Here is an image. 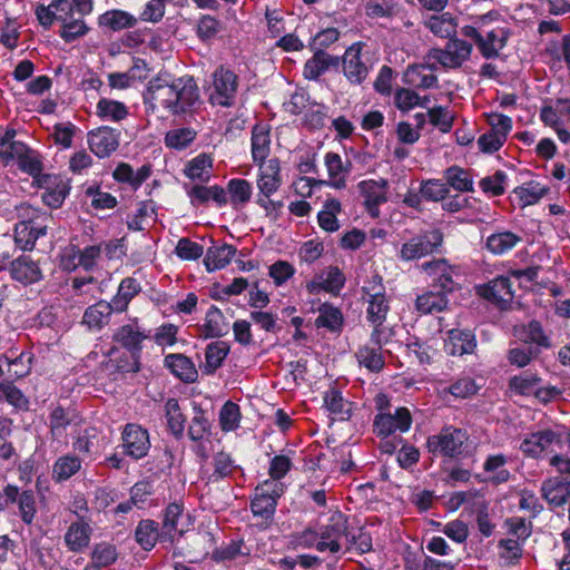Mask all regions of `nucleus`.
<instances>
[{
	"instance_id": "603ef678",
	"label": "nucleus",
	"mask_w": 570,
	"mask_h": 570,
	"mask_svg": "<svg viewBox=\"0 0 570 570\" xmlns=\"http://www.w3.org/2000/svg\"><path fill=\"white\" fill-rule=\"evenodd\" d=\"M277 502L274 499L264 497L255 492V497L252 500L250 509L255 517L263 520L266 525L273 521Z\"/></svg>"
},
{
	"instance_id": "13d9d810",
	"label": "nucleus",
	"mask_w": 570,
	"mask_h": 570,
	"mask_svg": "<svg viewBox=\"0 0 570 570\" xmlns=\"http://www.w3.org/2000/svg\"><path fill=\"white\" fill-rule=\"evenodd\" d=\"M240 417L239 406L232 401H227L219 412L222 430L225 432L235 431L239 426Z\"/></svg>"
},
{
	"instance_id": "a878e982",
	"label": "nucleus",
	"mask_w": 570,
	"mask_h": 570,
	"mask_svg": "<svg viewBox=\"0 0 570 570\" xmlns=\"http://www.w3.org/2000/svg\"><path fill=\"white\" fill-rule=\"evenodd\" d=\"M433 70L434 68L428 65L409 66L404 72V82L419 89L433 88L438 83V77Z\"/></svg>"
},
{
	"instance_id": "9b49d317",
	"label": "nucleus",
	"mask_w": 570,
	"mask_h": 570,
	"mask_svg": "<svg viewBox=\"0 0 570 570\" xmlns=\"http://www.w3.org/2000/svg\"><path fill=\"white\" fill-rule=\"evenodd\" d=\"M125 453L139 460L148 454L150 449L149 433L138 424H126L122 432Z\"/></svg>"
},
{
	"instance_id": "774afa93",
	"label": "nucleus",
	"mask_w": 570,
	"mask_h": 570,
	"mask_svg": "<svg viewBox=\"0 0 570 570\" xmlns=\"http://www.w3.org/2000/svg\"><path fill=\"white\" fill-rule=\"evenodd\" d=\"M539 354V350L528 346V347H513L508 352V361L510 364L515 365L518 367L527 366L534 357Z\"/></svg>"
},
{
	"instance_id": "473e14b6",
	"label": "nucleus",
	"mask_w": 570,
	"mask_h": 570,
	"mask_svg": "<svg viewBox=\"0 0 570 570\" xmlns=\"http://www.w3.org/2000/svg\"><path fill=\"white\" fill-rule=\"evenodd\" d=\"M522 237L513 232L503 230L490 235L485 240V247L494 255H503L514 248Z\"/></svg>"
},
{
	"instance_id": "680f3d73",
	"label": "nucleus",
	"mask_w": 570,
	"mask_h": 570,
	"mask_svg": "<svg viewBox=\"0 0 570 570\" xmlns=\"http://www.w3.org/2000/svg\"><path fill=\"white\" fill-rule=\"evenodd\" d=\"M196 138L191 128H177L169 130L165 136V144L169 148L184 149Z\"/></svg>"
},
{
	"instance_id": "5701e85b",
	"label": "nucleus",
	"mask_w": 570,
	"mask_h": 570,
	"mask_svg": "<svg viewBox=\"0 0 570 570\" xmlns=\"http://www.w3.org/2000/svg\"><path fill=\"white\" fill-rule=\"evenodd\" d=\"M29 362L30 357L23 353L13 356L2 354L0 355V375L8 381L23 377L30 372Z\"/></svg>"
},
{
	"instance_id": "0e129e2a",
	"label": "nucleus",
	"mask_w": 570,
	"mask_h": 570,
	"mask_svg": "<svg viewBox=\"0 0 570 570\" xmlns=\"http://www.w3.org/2000/svg\"><path fill=\"white\" fill-rule=\"evenodd\" d=\"M324 404L333 414L342 416L350 414V404L343 399L341 392L335 389L325 392Z\"/></svg>"
},
{
	"instance_id": "bb28decb",
	"label": "nucleus",
	"mask_w": 570,
	"mask_h": 570,
	"mask_svg": "<svg viewBox=\"0 0 570 570\" xmlns=\"http://www.w3.org/2000/svg\"><path fill=\"white\" fill-rule=\"evenodd\" d=\"M482 296L488 301L499 305L501 308L505 307L513 297L511 291V282L508 277H497L491 281L481 292Z\"/></svg>"
},
{
	"instance_id": "f3484780",
	"label": "nucleus",
	"mask_w": 570,
	"mask_h": 570,
	"mask_svg": "<svg viewBox=\"0 0 570 570\" xmlns=\"http://www.w3.org/2000/svg\"><path fill=\"white\" fill-rule=\"evenodd\" d=\"M282 185L281 165L277 158L269 159L259 167L257 187L259 194L271 197Z\"/></svg>"
},
{
	"instance_id": "ddd939ff",
	"label": "nucleus",
	"mask_w": 570,
	"mask_h": 570,
	"mask_svg": "<svg viewBox=\"0 0 570 570\" xmlns=\"http://www.w3.org/2000/svg\"><path fill=\"white\" fill-rule=\"evenodd\" d=\"M411 423L412 417L410 411L406 407H399L394 414H377L374 420V429L377 435L389 436L395 431H407L411 426Z\"/></svg>"
},
{
	"instance_id": "cd10ccee",
	"label": "nucleus",
	"mask_w": 570,
	"mask_h": 570,
	"mask_svg": "<svg viewBox=\"0 0 570 570\" xmlns=\"http://www.w3.org/2000/svg\"><path fill=\"white\" fill-rule=\"evenodd\" d=\"M340 57L332 56L323 50H317L304 66V77L309 80H316L331 67H338Z\"/></svg>"
},
{
	"instance_id": "72a5a7b5",
	"label": "nucleus",
	"mask_w": 570,
	"mask_h": 570,
	"mask_svg": "<svg viewBox=\"0 0 570 570\" xmlns=\"http://www.w3.org/2000/svg\"><path fill=\"white\" fill-rule=\"evenodd\" d=\"M235 253L236 248L233 245L212 246L206 252L204 264L208 272L222 269L229 264Z\"/></svg>"
},
{
	"instance_id": "e433bc0d",
	"label": "nucleus",
	"mask_w": 570,
	"mask_h": 570,
	"mask_svg": "<svg viewBox=\"0 0 570 570\" xmlns=\"http://www.w3.org/2000/svg\"><path fill=\"white\" fill-rule=\"evenodd\" d=\"M366 306V320L371 323V325H382L384 324L386 316L390 311V302L385 294L366 298L363 297Z\"/></svg>"
},
{
	"instance_id": "0eeeda50",
	"label": "nucleus",
	"mask_w": 570,
	"mask_h": 570,
	"mask_svg": "<svg viewBox=\"0 0 570 570\" xmlns=\"http://www.w3.org/2000/svg\"><path fill=\"white\" fill-rule=\"evenodd\" d=\"M214 91L210 95L213 104L229 107L234 104V99L238 88V77L234 71L223 66L217 68L213 73Z\"/></svg>"
},
{
	"instance_id": "a18cd8bd",
	"label": "nucleus",
	"mask_w": 570,
	"mask_h": 570,
	"mask_svg": "<svg viewBox=\"0 0 570 570\" xmlns=\"http://www.w3.org/2000/svg\"><path fill=\"white\" fill-rule=\"evenodd\" d=\"M448 187L458 191H473V180L470 173L459 166H451L444 171Z\"/></svg>"
},
{
	"instance_id": "69168bd1",
	"label": "nucleus",
	"mask_w": 570,
	"mask_h": 570,
	"mask_svg": "<svg viewBox=\"0 0 570 570\" xmlns=\"http://www.w3.org/2000/svg\"><path fill=\"white\" fill-rule=\"evenodd\" d=\"M89 28L86 26L82 18H70L66 22L62 23V30L60 31V37L67 41L71 42L79 37L85 36L88 32Z\"/></svg>"
},
{
	"instance_id": "a211bd4d",
	"label": "nucleus",
	"mask_w": 570,
	"mask_h": 570,
	"mask_svg": "<svg viewBox=\"0 0 570 570\" xmlns=\"http://www.w3.org/2000/svg\"><path fill=\"white\" fill-rule=\"evenodd\" d=\"M91 533V527L82 518L72 522L63 535L67 549L73 553L83 551L89 546Z\"/></svg>"
},
{
	"instance_id": "393cba45",
	"label": "nucleus",
	"mask_w": 570,
	"mask_h": 570,
	"mask_svg": "<svg viewBox=\"0 0 570 570\" xmlns=\"http://www.w3.org/2000/svg\"><path fill=\"white\" fill-rule=\"evenodd\" d=\"M145 100L149 101L153 108L160 106L174 115V107H177L174 102V81L171 83L158 80L151 82Z\"/></svg>"
},
{
	"instance_id": "6e6552de",
	"label": "nucleus",
	"mask_w": 570,
	"mask_h": 570,
	"mask_svg": "<svg viewBox=\"0 0 570 570\" xmlns=\"http://www.w3.org/2000/svg\"><path fill=\"white\" fill-rule=\"evenodd\" d=\"M174 115L190 112L199 102V89L191 77H180L174 80Z\"/></svg>"
},
{
	"instance_id": "4468645a",
	"label": "nucleus",
	"mask_w": 570,
	"mask_h": 570,
	"mask_svg": "<svg viewBox=\"0 0 570 570\" xmlns=\"http://www.w3.org/2000/svg\"><path fill=\"white\" fill-rule=\"evenodd\" d=\"M88 145L99 158L109 157L119 146V132L109 127H100L88 134Z\"/></svg>"
},
{
	"instance_id": "5fc2aeb1",
	"label": "nucleus",
	"mask_w": 570,
	"mask_h": 570,
	"mask_svg": "<svg viewBox=\"0 0 570 570\" xmlns=\"http://www.w3.org/2000/svg\"><path fill=\"white\" fill-rule=\"evenodd\" d=\"M212 166V157L206 154H200L186 165L184 173L191 179L207 180L209 178V169Z\"/></svg>"
},
{
	"instance_id": "e2e57ef3",
	"label": "nucleus",
	"mask_w": 570,
	"mask_h": 570,
	"mask_svg": "<svg viewBox=\"0 0 570 570\" xmlns=\"http://www.w3.org/2000/svg\"><path fill=\"white\" fill-rule=\"evenodd\" d=\"M117 558L116 547L107 542L97 543L91 552V561L101 568L112 564Z\"/></svg>"
},
{
	"instance_id": "412c9836",
	"label": "nucleus",
	"mask_w": 570,
	"mask_h": 570,
	"mask_svg": "<svg viewBox=\"0 0 570 570\" xmlns=\"http://www.w3.org/2000/svg\"><path fill=\"white\" fill-rule=\"evenodd\" d=\"M476 347L474 334L469 330L453 328L448 332L445 351L454 356L472 354Z\"/></svg>"
},
{
	"instance_id": "49530a36",
	"label": "nucleus",
	"mask_w": 570,
	"mask_h": 570,
	"mask_svg": "<svg viewBox=\"0 0 570 570\" xmlns=\"http://www.w3.org/2000/svg\"><path fill=\"white\" fill-rule=\"evenodd\" d=\"M508 458L504 454L489 455L483 464V469L488 473H493L490 478L492 484H501L509 481L511 474L503 469Z\"/></svg>"
},
{
	"instance_id": "c85d7f7f",
	"label": "nucleus",
	"mask_w": 570,
	"mask_h": 570,
	"mask_svg": "<svg viewBox=\"0 0 570 570\" xmlns=\"http://www.w3.org/2000/svg\"><path fill=\"white\" fill-rule=\"evenodd\" d=\"M164 363L181 381L193 383L197 380L198 373L194 363L184 354H168Z\"/></svg>"
},
{
	"instance_id": "39448f33",
	"label": "nucleus",
	"mask_w": 570,
	"mask_h": 570,
	"mask_svg": "<svg viewBox=\"0 0 570 570\" xmlns=\"http://www.w3.org/2000/svg\"><path fill=\"white\" fill-rule=\"evenodd\" d=\"M421 268L431 279L432 285L440 287V292L444 294L452 293L459 287L455 281V277L459 276L458 269L455 266L449 264L446 259L439 258L425 262L422 264Z\"/></svg>"
},
{
	"instance_id": "f257e3e1",
	"label": "nucleus",
	"mask_w": 570,
	"mask_h": 570,
	"mask_svg": "<svg viewBox=\"0 0 570 570\" xmlns=\"http://www.w3.org/2000/svg\"><path fill=\"white\" fill-rule=\"evenodd\" d=\"M468 441L466 430L445 425L440 432L428 438L426 448L433 456L456 460L468 453Z\"/></svg>"
},
{
	"instance_id": "a19ab883",
	"label": "nucleus",
	"mask_w": 570,
	"mask_h": 570,
	"mask_svg": "<svg viewBox=\"0 0 570 570\" xmlns=\"http://www.w3.org/2000/svg\"><path fill=\"white\" fill-rule=\"evenodd\" d=\"M229 352V346L226 342L216 341L207 345L205 351L204 372L213 374L218 367L222 366L223 361Z\"/></svg>"
},
{
	"instance_id": "2eb2a0df",
	"label": "nucleus",
	"mask_w": 570,
	"mask_h": 570,
	"mask_svg": "<svg viewBox=\"0 0 570 570\" xmlns=\"http://www.w3.org/2000/svg\"><path fill=\"white\" fill-rule=\"evenodd\" d=\"M542 498L552 507H562L570 498V479L567 476H553L541 484Z\"/></svg>"
},
{
	"instance_id": "6ab92c4d",
	"label": "nucleus",
	"mask_w": 570,
	"mask_h": 570,
	"mask_svg": "<svg viewBox=\"0 0 570 570\" xmlns=\"http://www.w3.org/2000/svg\"><path fill=\"white\" fill-rule=\"evenodd\" d=\"M514 335L525 344H534L537 347L549 350L552 347L550 335L544 331L542 324L532 320L527 324L514 326Z\"/></svg>"
},
{
	"instance_id": "9d476101",
	"label": "nucleus",
	"mask_w": 570,
	"mask_h": 570,
	"mask_svg": "<svg viewBox=\"0 0 570 570\" xmlns=\"http://www.w3.org/2000/svg\"><path fill=\"white\" fill-rule=\"evenodd\" d=\"M361 195L364 197V205L367 213L376 218L380 216V205L387 202L389 183L386 179H368L357 185Z\"/></svg>"
},
{
	"instance_id": "4d7b16f0",
	"label": "nucleus",
	"mask_w": 570,
	"mask_h": 570,
	"mask_svg": "<svg viewBox=\"0 0 570 570\" xmlns=\"http://www.w3.org/2000/svg\"><path fill=\"white\" fill-rule=\"evenodd\" d=\"M346 518L341 512H335L331 515L328 523L322 528L321 539L336 540L346 534L347 525Z\"/></svg>"
},
{
	"instance_id": "f8f14e48",
	"label": "nucleus",
	"mask_w": 570,
	"mask_h": 570,
	"mask_svg": "<svg viewBox=\"0 0 570 570\" xmlns=\"http://www.w3.org/2000/svg\"><path fill=\"white\" fill-rule=\"evenodd\" d=\"M561 444V435L546 429L529 434L520 444V450L527 456L538 459L553 445Z\"/></svg>"
},
{
	"instance_id": "dca6fc26",
	"label": "nucleus",
	"mask_w": 570,
	"mask_h": 570,
	"mask_svg": "<svg viewBox=\"0 0 570 570\" xmlns=\"http://www.w3.org/2000/svg\"><path fill=\"white\" fill-rule=\"evenodd\" d=\"M47 234V225L38 224L32 217L19 222L14 227V242L22 250H32L37 239Z\"/></svg>"
},
{
	"instance_id": "58836bf2",
	"label": "nucleus",
	"mask_w": 570,
	"mask_h": 570,
	"mask_svg": "<svg viewBox=\"0 0 570 570\" xmlns=\"http://www.w3.org/2000/svg\"><path fill=\"white\" fill-rule=\"evenodd\" d=\"M160 537L161 533H159L158 523L154 520H141L136 527L135 539L146 551H150Z\"/></svg>"
},
{
	"instance_id": "7c9ffc66",
	"label": "nucleus",
	"mask_w": 570,
	"mask_h": 570,
	"mask_svg": "<svg viewBox=\"0 0 570 570\" xmlns=\"http://www.w3.org/2000/svg\"><path fill=\"white\" fill-rule=\"evenodd\" d=\"M77 419V413L72 409L56 406L49 415V428L52 439L60 441L66 436L67 428Z\"/></svg>"
},
{
	"instance_id": "2f4dec72",
	"label": "nucleus",
	"mask_w": 570,
	"mask_h": 570,
	"mask_svg": "<svg viewBox=\"0 0 570 570\" xmlns=\"http://www.w3.org/2000/svg\"><path fill=\"white\" fill-rule=\"evenodd\" d=\"M98 23L111 31H120L132 28L137 23V18L127 11L114 9L100 14Z\"/></svg>"
},
{
	"instance_id": "c9c22d12",
	"label": "nucleus",
	"mask_w": 570,
	"mask_h": 570,
	"mask_svg": "<svg viewBox=\"0 0 570 570\" xmlns=\"http://www.w3.org/2000/svg\"><path fill=\"white\" fill-rule=\"evenodd\" d=\"M448 298L442 292L429 291L419 295L415 299V309L420 314L439 313L446 308Z\"/></svg>"
},
{
	"instance_id": "79ce46f5",
	"label": "nucleus",
	"mask_w": 570,
	"mask_h": 570,
	"mask_svg": "<svg viewBox=\"0 0 570 570\" xmlns=\"http://www.w3.org/2000/svg\"><path fill=\"white\" fill-rule=\"evenodd\" d=\"M325 166L328 176L333 179L332 186L337 189L345 187V179L341 175L350 171L351 163L346 161L344 164L338 154L327 153L325 156Z\"/></svg>"
},
{
	"instance_id": "8fccbe9b",
	"label": "nucleus",
	"mask_w": 570,
	"mask_h": 570,
	"mask_svg": "<svg viewBox=\"0 0 570 570\" xmlns=\"http://www.w3.org/2000/svg\"><path fill=\"white\" fill-rule=\"evenodd\" d=\"M167 425L170 432L180 438L185 429V416L181 413L179 403L176 399H169L165 404Z\"/></svg>"
},
{
	"instance_id": "c756f323",
	"label": "nucleus",
	"mask_w": 570,
	"mask_h": 570,
	"mask_svg": "<svg viewBox=\"0 0 570 570\" xmlns=\"http://www.w3.org/2000/svg\"><path fill=\"white\" fill-rule=\"evenodd\" d=\"M271 151L269 129L264 125H256L252 130L253 161L262 167Z\"/></svg>"
},
{
	"instance_id": "4be33fe9",
	"label": "nucleus",
	"mask_w": 570,
	"mask_h": 570,
	"mask_svg": "<svg viewBox=\"0 0 570 570\" xmlns=\"http://www.w3.org/2000/svg\"><path fill=\"white\" fill-rule=\"evenodd\" d=\"M10 275L22 284H32L42 278L40 267L28 256H20L11 262Z\"/></svg>"
},
{
	"instance_id": "f704fd0d",
	"label": "nucleus",
	"mask_w": 570,
	"mask_h": 570,
	"mask_svg": "<svg viewBox=\"0 0 570 570\" xmlns=\"http://www.w3.org/2000/svg\"><path fill=\"white\" fill-rule=\"evenodd\" d=\"M81 469V459L76 454H65L59 456L52 466V479L56 482L69 480Z\"/></svg>"
},
{
	"instance_id": "1a4fd4ad",
	"label": "nucleus",
	"mask_w": 570,
	"mask_h": 570,
	"mask_svg": "<svg viewBox=\"0 0 570 570\" xmlns=\"http://www.w3.org/2000/svg\"><path fill=\"white\" fill-rule=\"evenodd\" d=\"M362 43H353L342 58L343 72L351 83L361 85L368 75V66L362 55Z\"/></svg>"
},
{
	"instance_id": "6e6d98bb",
	"label": "nucleus",
	"mask_w": 570,
	"mask_h": 570,
	"mask_svg": "<svg viewBox=\"0 0 570 570\" xmlns=\"http://www.w3.org/2000/svg\"><path fill=\"white\" fill-rule=\"evenodd\" d=\"M227 190L230 203L235 208L247 204L252 197V186L245 179L235 178L229 180Z\"/></svg>"
},
{
	"instance_id": "09e8293b",
	"label": "nucleus",
	"mask_w": 570,
	"mask_h": 570,
	"mask_svg": "<svg viewBox=\"0 0 570 570\" xmlns=\"http://www.w3.org/2000/svg\"><path fill=\"white\" fill-rule=\"evenodd\" d=\"M341 203L335 198H330L324 203V208L317 215L321 228L333 233L340 228L336 215L341 212Z\"/></svg>"
},
{
	"instance_id": "ea45409f",
	"label": "nucleus",
	"mask_w": 570,
	"mask_h": 570,
	"mask_svg": "<svg viewBox=\"0 0 570 570\" xmlns=\"http://www.w3.org/2000/svg\"><path fill=\"white\" fill-rule=\"evenodd\" d=\"M425 26L435 36L448 38L449 40L451 38H455L458 24L455 18L450 12H445L440 16H432L425 22Z\"/></svg>"
},
{
	"instance_id": "aec40b11",
	"label": "nucleus",
	"mask_w": 570,
	"mask_h": 570,
	"mask_svg": "<svg viewBox=\"0 0 570 570\" xmlns=\"http://www.w3.org/2000/svg\"><path fill=\"white\" fill-rule=\"evenodd\" d=\"M345 284V276L337 266H328L315 279L307 284L311 293L324 289L332 294H338Z\"/></svg>"
},
{
	"instance_id": "864d4df0",
	"label": "nucleus",
	"mask_w": 570,
	"mask_h": 570,
	"mask_svg": "<svg viewBox=\"0 0 570 570\" xmlns=\"http://www.w3.org/2000/svg\"><path fill=\"white\" fill-rule=\"evenodd\" d=\"M356 357L358 363L371 372H380L384 367V360L381 354V348L375 345L362 346L357 351Z\"/></svg>"
},
{
	"instance_id": "052dcab7",
	"label": "nucleus",
	"mask_w": 570,
	"mask_h": 570,
	"mask_svg": "<svg viewBox=\"0 0 570 570\" xmlns=\"http://www.w3.org/2000/svg\"><path fill=\"white\" fill-rule=\"evenodd\" d=\"M505 173L502 170H497L493 175L482 178L479 185L484 194L497 197L505 193Z\"/></svg>"
},
{
	"instance_id": "4c0bfd02",
	"label": "nucleus",
	"mask_w": 570,
	"mask_h": 570,
	"mask_svg": "<svg viewBox=\"0 0 570 570\" xmlns=\"http://www.w3.org/2000/svg\"><path fill=\"white\" fill-rule=\"evenodd\" d=\"M508 40V32L504 29L492 30L482 37L479 50L487 59L495 58L505 46Z\"/></svg>"
},
{
	"instance_id": "b1692460",
	"label": "nucleus",
	"mask_w": 570,
	"mask_h": 570,
	"mask_svg": "<svg viewBox=\"0 0 570 570\" xmlns=\"http://www.w3.org/2000/svg\"><path fill=\"white\" fill-rule=\"evenodd\" d=\"M183 518V504L177 502L168 504L163 515L161 538L174 540L175 537H181L185 533V529L179 525Z\"/></svg>"
},
{
	"instance_id": "7ed1b4c3",
	"label": "nucleus",
	"mask_w": 570,
	"mask_h": 570,
	"mask_svg": "<svg viewBox=\"0 0 570 570\" xmlns=\"http://www.w3.org/2000/svg\"><path fill=\"white\" fill-rule=\"evenodd\" d=\"M443 233L440 229H432L416 235L402 245L400 258L409 262L439 252L443 244Z\"/></svg>"
},
{
	"instance_id": "37998d69",
	"label": "nucleus",
	"mask_w": 570,
	"mask_h": 570,
	"mask_svg": "<svg viewBox=\"0 0 570 570\" xmlns=\"http://www.w3.org/2000/svg\"><path fill=\"white\" fill-rule=\"evenodd\" d=\"M111 314L108 302L100 301L86 309L83 314V323L89 327L101 328L108 324Z\"/></svg>"
},
{
	"instance_id": "3c124183",
	"label": "nucleus",
	"mask_w": 570,
	"mask_h": 570,
	"mask_svg": "<svg viewBox=\"0 0 570 570\" xmlns=\"http://www.w3.org/2000/svg\"><path fill=\"white\" fill-rule=\"evenodd\" d=\"M0 401H6L21 411L29 409L28 397L10 381L0 383Z\"/></svg>"
},
{
	"instance_id": "c03bdc74",
	"label": "nucleus",
	"mask_w": 570,
	"mask_h": 570,
	"mask_svg": "<svg viewBox=\"0 0 570 570\" xmlns=\"http://www.w3.org/2000/svg\"><path fill=\"white\" fill-rule=\"evenodd\" d=\"M318 312L320 314L315 320V325L317 327H325L331 332H337L341 330L344 318L342 312L337 307L330 304H323Z\"/></svg>"
},
{
	"instance_id": "20e7f679",
	"label": "nucleus",
	"mask_w": 570,
	"mask_h": 570,
	"mask_svg": "<svg viewBox=\"0 0 570 570\" xmlns=\"http://www.w3.org/2000/svg\"><path fill=\"white\" fill-rule=\"evenodd\" d=\"M14 503L18 505L21 520L26 524H31L37 513L35 493L31 490H20L17 485L7 484L3 490H0V512Z\"/></svg>"
},
{
	"instance_id": "de8ad7c7",
	"label": "nucleus",
	"mask_w": 570,
	"mask_h": 570,
	"mask_svg": "<svg viewBox=\"0 0 570 570\" xmlns=\"http://www.w3.org/2000/svg\"><path fill=\"white\" fill-rule=\"evenodd\" d=\"M96 114L105 120L120 121L128 116V108L120 101L101 98L97 104Z\"/></svg>"
},
{
	"instance_id": "f03ea898",
	"label": "nucleus",
	"mask_w": 570,
	"mask_h": 570,
	"mask_svg": "<svg viewBox=\"0 0 570 570\" xmlns=\"http://www.w3.org/2000/svg\"><path fill=\"white\" fill-rule=\"evenodd\" d=\"M148 337L145 330L138 325L137 320L125 324L116 330L112 335L114 342L121 345L130 353L131 362L128 365H119L122 373H136L139 371V357L142 342Z\"/></svg>"
},
{
	"instance_id": "423d86ee",
	"label": "nucleus",
	"mask_w": 570,
	"mask_h": 570,
	"mask_svg": "<svg viewBox=\"0 0 570 570\" xmlns=\"http://www.w3.org/2000/svg\"><path fill=\"white\" fill-rule=\"evenodd\" d=\"M471 52L472 45L455 37L451 38L443 49H432L429 57L444 68L455 69L470 58Z\"/></svg>"
},
{
	"instance_id": "bf43d9fd",
	"label": "nucleus",
	"mask_w": 570,
	"mask_h": 570,
	"mask_svg": "<svg viewBox=\"0 0 570 570\" xmlns=\"http://www.w3.org/2000/svg\"><path fill=\"white\" fill-rule=\"evenodd\" d=\"M195 415L188 428V436L193 441H202L210 434V424L200 407H195Z\"/></svg>"
},
{
	"instance_id": "338daca9",
	"label": "nucleus",
	"mask_w": 570,
	"mask_h": 570,
	"mask_svg": "<svg viewBox=\"0 0 570 570\" xmlns=\"http://www.w3.org/2000/svg\"><path fill=\"white\" fill-rule=\"evenodd\" d=\"M175 253L181 259L195 261L204 254V247L189 238L183 237L178 240Z\"/></svg>"
}]
</instances>
